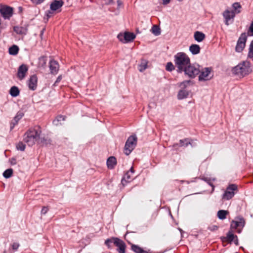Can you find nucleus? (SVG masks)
<instances>
[{
    "label": "nucleus",
    "instance_id": "ddd939ff",
    "mask_svg": "<svg viewBox=\"0 0 253 253\" xmlns=\"http://www.w3.org/2000/svg\"><path fill=\"white\" fill-rule=\"evenodd\" d=\"M114 245L118 247L117 251L119 253H125L126 246L125 243L122 240L118 238H116Z\"/></svg>",
    "mask_w": 253,
    "mask_h": 253
},
{
    "label": "nucleus",
    "instance_id": "473e14b6",
    "mask_svg": "<svg viewBox=\"0 0 253 253\" xmlns=\"http://www.w3.org/2000/svg\"><path fill=\"white\" fill-rule=\"evenodd\" d=\"M46 63V58L45 56H41L39 58L38 65L39 67H43Z\"/></svg>",
    "mask_w": 253,
    "mask_h": 253
},
{
    "label": "nucleus",
    "instance_id": "3c124183",
    "mask_svg": "<svg viewBox=\"0 0 253 253\" xmlns=\"http://www.w3.org/2000/svg\"><path fill=\"white\" fill-rule=\"evenodd\" d=\"M44 0H31L32 2L36 4H39L42 2Z\"/></svg>",
    "mask_w": 253,
    "mask_h": 253
},
{
    "label": "nucleus",
    "instance_id": "20e7f679",
    "mask_svg": "<svg viewBox=\"0 0 253 253\" xmlns=\"http://www.w3.org/2000/svg\"><path fill=\"white\" fill-rule=\"evenodd\" d=\"M137 141V138L135 135H132L127 138L124 147V153L126 155H129L135 148Z\"/></svg>",
    "mask_w": 253,
    "mask_h": 253
},
{
    "label": "nucleus",
    "instance_id": "f704fd0d",
    "mask_svg": "<svg viewBox=\"0 0 253 253\" xmlns=\"http://www.w3.org/2000/svg\"><path fill=\"white\" fill-rule=\"evenodd\" d=\"M248 57L251 59L253 58V40L251 42L250 45Z\"/></svg>",
    "mask_w": 253,
    "mask_h": 253
},
{
    "label": "nucleus",
    "instance_id": "ea45409f",
    "mask_svg": "<svg viewBox=\"0 0 253 253\" xmlns=\"http://www.w3.org/2000/svg\"><path fill=\"white\" fill-rule=\"evenodd\" d=\"M139 71L142 72L145 70L147 67V62L146 61H142L141 64L139 66Z\"/></svg>",
    "mask_w": 253,
    "mask_h": 253
},
{
    "label": "nucleus",
    "instance_id": "6ab92c4d",
    "mask_svg": "<svg viewBox=\"0 0 253 253\" xmlns=\"http://www.w3.org/2000/svg\"><path fill=\"white\" fill-rule=\"evenodd\" d=\"M194 38L197 42H201L205 39L206 36L201 32L196 31L194 33Z\"/></svg>",
    "mask_w": 253,
    "mask_h": 253
},
{
    "label": "nucleus",
    "instance_id": "bb28decb",
    "mask_svg": "<svg viewBox=\"0 0 253 253\" xmlns=\"http://www.w3.org/2000/svg\"><path fill=\"white\" fill-rule=\"evenodd\" d=\"M19 47L16 45H13L9 48V53L12 55H16L19 51Z\"/></svg>",
    "mask_w": 253,
    "mask_h": 253
},
{
    "label": "nucleus",
    "instance_id": "f03ea898",
    "mask_svg": "<svg viewBox=\"0 0 253 253\" xmlns=\"http://www.w3.org/2000/svg\"><path fill=\"white\" fill-rule=\"evenodd\" d=\"M174 62L178 73H182L191 63L189 56L182 52H178L174 56Z\"/></svg>",
    "mask_w": 253,
    "mask_h": 253
},
{
    "label": "nucleus",
    "instance_id": "79ce46f5",
    "mask_svg": "<svg viewBox=\"0 0 253 253\" xmlns=\"http://www.w3.org/2000/svg\"><path fill=\"white\" fill-rule=\"evenodd\" d=\"M191 81H184L181 83H180L179 86L183 89L184 88H186L187 85L190 84Z\"/></svg>",
    "mask_w": 253,
    "mask_h": 253
},
{
    "label": "nucleus",
    "instance_id": "5701e85b",
    "mask_svg": "<svg viewBox=\"0 0 253 253\" xmlns=\"http://www.w3.org/2000/svg\"><path fill=\"white\" fill-rule=\"evenodd\" d=\"M20 91L18 87L13 86L11 87L9 90V94L12 97H16L19 95Z\"/></svg>",
    "mask_w": 253,
    "mask_h": 253
},
{
    "label": "nucleus",
    "instance_id": "6e6d98bb",
    "mask_svg": "<svg viewBox=\"0 0 253 253\" xmlns=\"http://www.w3.org/2000/svg\"><path fill=\"white\" fill-rule=\"evenodd\" d=\"M53 11H51V10H49L47 11V13H46V16L48 18H49L51 16V15L53 13Z\"/></svg>",
    "mask_w": 253,
    "mask_h": 253
},
{
    "label": "nucleus",
    "instance_id": "c03bdc74",
    "mask_svg": "<svg viewBox=\"0 0 253 253\" xmlns=\"http://www.w3.org/2000/svg\"><path fill=\"white\" fill-rule=\"evenodd\" d=\"M24 114L22 112H18L15 117L14 118V120L18 122L23 116Z\"/></svg>",
    "mask_w": 253,
    "mask_h": 253
},
{
    "label": "nucleus",
    "instance_id": "7ed1b4c3",
    "mask_svg": "<svg viewBox=\"0 0 253 253\" xmlns=\"http://www.w3.org/2000/svg\"><path fill=\"white\" fill-rule=\"evenodd\" d=\"M232 71L235 75L243 78L252 72L251 63L247 60L242 61L234 67Z\"/></svg>",
    "mask_w": 253,
    "mask_h": 253
},
{
    "label": "nucleus",
    "instance_id": "cd10ccee",
    "mask_svg": "<svg viewBox=\"0 0 253 253\" xmlns=\"http://www.w3.org/2000/svg\"><path fill=\"white\" fill-rule=\"evenodd\" d=\"M132 174L130 173V172L127 171L122 179V184H124V181L129 182L132 179Z\"/></svg>",
    "mask_w": 253,
    "mask_h": 253
},
{
    "label": "nucleus",
    "instance_id": "8fccbe9b",
    "mask_svg": "<svg viewBox=\"0 0 253 253\" xmlns=\"http://www.w3.org/2000/svg\"><path fill=\"white\" fill-rule=\"evenodd\" d=\"M48 210V209L47 207H43L42 208V211H41L42 214H45V213H47Z\"/></svg>",
    "mask_w": 253,
    "mask_h": 253
},
{
    "label": "nucleus",
    "instance_id": "9b49d317",
    "mask_svg": "<svg viewBox=\"0 0 253 253\" xmlns=\"http://www.w3.org/2000/svg\"><path fill=\"white\" fill-rule=\"evenodd\" d=\"M211 68H205L204 69L200 70V74L199 76V80L208 81L210 80L212 76H211Z\"/></svg>",
    "mask_w": 253,
    "mask_h": 253
},
{
    "label": "nucleus",
    "instance_id": "de8ad7c7",
    "mask_svg": "<svg viewBox=\"0 0 253 253\" xmlns=\"http://www.w3.org/2000/svg\"><path fill=\"white\" fill-rule=\"evenodd\" d=\"M17 123L18 122L13 119L10 123V130H12Z\"/></svg>",
    "mask_w": 253,
    "mask_h": 253
},
{
    "label": "nucleus",
    "instance_id": "680f3d73",
    "mask_svg": "<svg viewBox=\"0 0 253 253\" xmlns=\"http://www.w3.org/2000/svg\"><path fill=\"white\" fill-rule=\"evenodd\" d=\"M235 244L236 245H238V239L237 238H235L234 240L233 241Z\"/></svg>",
    "mask_w": 253,
    "mask_h": 253
},
{
    "label": "nucleus",
    "instance_id": "4468645a",
    "mask_svg": "<svg viewBox=\"0 0 253 253\" xmlns=\"http://www.w3.org/2000/svg\"><path fill=\"white\" fill-rule=\"evenodd\" d=\"M49 67L51 74L55 75L58 73L59 69V65L56 61L54 60H50L49 62Z\"/></svg>",
    "mask_w": 253,
    "mask_h": 253
},
{
    "label": "nucleus",
    "instance_id": "a19ab883",
    "mask_svg": "<svg viewBox=\"0 0 253 253\" xmlns=\"http://www.w3.org/2000/svg\"><path fill=\"white\" fill-rule=\"evenodd\" d=\"M201 179L206 181L207 183H208L211 187H212V190H214V185L211 182V179L210 178H208V177H202L201 178Z\"/></svg>",
    "mask_w": 253,
    "mask_h": 253
},
{
    "label": "nucleus",
    "instance_id": "f3484780",
    "mask_svg": "<svg viewBox=\"0 0 253 253\" xmlns=\"http://www.w3.org/2000/svg\"><path fill=\"white\" fill-rule=\"evenodd\" d=\"M38 143L43 146H47L49 145H50L51 143V140L48 137H39V140L38 141Z\"/></svg>",
    "mask_w": 253,
    "mask_h": 253
},
{
    "label": "nucleus",
    "instance_id": "72a5a7b5",
    "mask_svg": "<svg viewBox=\"0 0 253 253\" xmlns=\"http://www.w3.org/2000/svg\"><path fill=\"white\" fill-rule=\"evenodd\" d=\"M235 220L238 222V224L240 227H244L245 224V221L243 217L242 216H238L235 218Z\"/></svg>",
    "mask_w": 253,
    "mask_h": 253
},
{
    "label": "nucleus",
    "instance_id": "4d7b16f0",
    "mask_svg": "<svg viewBox=\"0 0 253 253\" xmlns=\"http://www.w3.org/2000/svg\"><path fill=\"white\" fill-rule=\"evenodd\" d=\"M163 0V4L164 5H167L168 3H169L171 0Z\"/></svg>",
    "mask_w": 253,
    "mask_h": 253
},
{
    "label": "nucleus",
    "instance_id": "dca6fc26",
    "mask_svg": "<svg viewBox=\"0 0 253 253\" xmlns=\"http://www.w3.org/2000/svg\"><path fill=\"white\" fill-rule=\"evenodd\" d=\"M62 0H54L50 5V9L51 11H56L59 9L64 4Z\"/></svg>",
    "mask_w": 253,
    "mask_h": 253
},
{
    "label": "nucleus",
    "instance_id": "4c0bfd02",
    "mask_svg": "<svg viewBox=\"0 0 253 253\" xmlns=\"http://www.w3.org/2000/svg\"><path fill=\"white\" fill-rule=\"evenodd\" d=\"M166 70L168 71L171 72L174 70V66L171 62L167 63L166 66Z\"/></svg>",
    "mask_w": 253,
    "mask_h": 253
},
{
    "label": "nucleus",
    "instance_id": "7c9ffc66",
    "mask_svg": "<svg viewBox=\"0 0 253 253\" xmlns=\"http://www.w3.org/2000/svg\"><path fill=\"white\" fill-rule=\"evenodd\" d=\"M13 172V169L10 168L5 170L3 172L2 175L3 177H5V178H9L12 175Z\"/></svg>",
    "mask_w": 253,
    "mask_h": 253
},
{
    "label": "nucleus",
    "instance_id": "9d476101",
    "mask_svg": "<svg viewBox=\"0 0 253 253\" xmlns=\"http://www.w3.org/2000/svg\"><path fill=\"white\" fill-rule=\"evenodd\" d=\"M222 15L225 19V25L228 26L230 23H233L236 14L234 11L226 9L223 12Z\"/></svg>",
    "mask_w": 253,
    "mask_h": 253
},
{
    "label": "nucleus",
    "instance_id": "0eeeda50",
    "mask_svg": "<svg viewBox=\"0 0 253 253\" xmlns=\"http://www.w3.org/2000/svg\"><path fill=\"white\" fill-rule=\"evenodd\" d=\"M135 35L133 33L126 32L124 34H119L117 38L122 42L127 43L132 42L135 38Z\"/></svg>",
    "mask_w": 253,
    "mask_h": 253
},
{
    "label": "nucleus",
    "instance_id": "aec40b11",
    "mask_svg": "<svg viewBox=\"0 0 253 253\" xmlns=\"http://www.w3.org/2000/svg\"><path fill=\"white\" fill-rule=\"evenodd\" d=\"M201 48L200 46L196 44H191L189 46V51L193 55H196L200 52Z\"/></svg>",
    "mask_w": 253,
    "mask_h": 253
},
{
    "label": "nucleus",
    "instance_id": "13d9d810",
    "mask_svg": "<svg viewBox=\"0 0 253 253\" xmlns=\"http://www.w3.org/2000/svg\"><path fill=\"white\" fill-rule=\"evenodd\" d=\"M179 146H180V145H179V144L178 143H174L172 145V147L175 149H176L177 148V147Z\"/></svg>",
    "mask_w": 253,
    "mask_h": 253
},
{
    "label": "nucleus",
    "instance_id": "c756f323",
    "mask_svg": "<svg viewBox=\"0 0 253 253\" xmlns=\"http://www.w3.org/2000/svg\"><path fill=\"white\" fill-rule=\"evenodd\" d=\"M235 238H237V236L234 235L232 232L229 231L227 233L226 239L229 243H231Z\"/></svg>",
    "mask_w": 253,
    "mask_h": 253
},
{
    "label": "nucleus",
    "instance_id": "e433bc0d",
    "mask_svg": "<svg viewBox=\"0 0 253 253\" xmlns=\"http://www.w3.org/2000/svg\"><path fill=\"white\" fill-rule=\"evenodd\" d=\"M115 238L116 237H112L111 238L107 239V240H105V244L106 245V246L108 247V248H111V244L112 243H113L114 244V241Z\"/></svg>",
    "mask_w": 253,
    "mask_h": 253
},
{
    "label": "nucleus",
    "instance_id": "412c9836",
    "mask_svg": "<svg viewBox=\"0 0 253 253\" xmlns=\"http://www.w3.org/2000/svg\"><path fill=\"white\" fill-rule=\"evenodd\" d=\"M193 140L189 138H185L184 139H181L179 141L180 144V147H186L188 145H191L192 147L194 146L192 145Z\"/></svg>",
    "mask_w": 253,
    "mask_h": 253
},
{
    "label": "nucleus",
    "instance_id": "2eb2a0df",
    "mask_svg": "<svg viewBox=\"0 0 253 253\" xmlns=\"http://www.w3.org/2000/svg\"><path fill=\"white\" fill-rule=\"evenodd\" d=\"M38 78L36 75H34L32 76L28 81L29 88L32 90H35L37 87Z\"/></svg>",
    "mask_w": 253,
    "mask_h": 253
},
{
    "label": "nucleus",
    "instance_id": "393cba45",
    "mask_svg": "<svg viewBox=\"0 0 253 253\" xmlns=\"http://www.w3.org/2000/svg\"><path fill=\"white\" fill-rule=\"evenodd\" d=\"M65 116L62 115H58L56 117L55 120L53 121V124L55 126H59L61 125V122L65 121Z\"/></svg>",
    "mask_w": 253,
    "mask_h": 253
},
{
    "label": "nucleus",
    "instance_id": "a211bd4d",
    "mask_svg": "<svg viewBox=\"0 0 253 253\" xmlns=\"http://www.w3.org/2000/svg\"><path fill=\"white\" fill-rule=\"evenodd\" d=\"M117 164V160L113 156L110 157L107 160V166L109 169H113Z\"/></svg>",
    "mask_w": 253,
    "mask_h": 253
},
{
    "label": "nucleus",
    "instance_id": "423d86ee",
    "mask_svg": "<svg viewBox=\"0 0 253 253\" xmlns=\"http://www.w3.org/2000/svg\"><path fill=\"white\" fill-rule=\"evenodd\" d=\"M238 190L237 186L236 184H230L226 188L222 195V199L229 200L233 198L235 194V191Z\"/></svg>",
    "mask_w": 253,
    "mask_h": 253
},
{
    "label": "nucleus",
    "instance_id": "f8f14e48",
    "mask_svg": "<svg viewBox=\"0 0 253 253\" xmlns=\"http://www.w3.org/2000/svg\"><path fill=\"white\" fill-rule=\"evenodd\" d=\"M28 70V67L27 65L22 64L19 67L17 74V77L19 80H22L25 78Z\"/></svg>",
    "mask_w": 253,
    "mask_h": 253
},
{
    "label": "nucleus",
    "instance_id": "09e8293b",
    "mask_svg": "<svg viewBox=\"0 0 253 253\" xmlns=\"http://www.w3.org/2000/svg\"><path fill=\"white\" fill-rule=\"evenodd\" d=\"M248 33H251V35L253 36V21L251 23L249 30Z\"/></svg>",
    "mask_w": 253,
    "mask_h": 253
},
{
    "label": "nucleus",
    "instance_id": "1a4fd4ad",
    "mask_svg": "<svg viewBox=\"0 0 253 253\" xmlns=\"http://www.w3.org/2000/svg\"><path fill=\"white\" fill-rule=\"evenodd\" d=\"M0 13L4 19H9L13 15V9L10 6L2 5L0 7Z\"/></svg>",
    "mask_w": 253,
    "mask_h": 253
},
{
    "label": "nucleus",
    "instance_id": "e2e57ef3",
    "mask_svg": "<svg viewBox=\"0 0 253 253\" xmlns=\"http://www.w3.org/2000/svg\"><path fill=\"white\" fill-rule=\"evenodd\" d=\"M19 8L20 10H21V9H22V7H19Z\"/></svg>",
    "mask_w": 253,
    "mask_h": 253
},
{
    "label": "nucleus",
    "instance_id": "603ef678",
    "mask_svg": "<svg viewBox=\"0 0 253 253\" xmlns=\"http://www.w3.org/2000/svg\"><path fill=\"white\" fill-rule=\"evenodd\" d=\"M61 79H62V76L61 75L57 77L55 82L54 83V85H56V84H57L59 83L61 81Z\"/></svg>",
    "mask_w": 253,
    "mask_h": 253
},
{
    "label": "nucleus",
    "instance_id": "39448f33",
    "mask_svg": "<svg viewBox=\"0 0 253 253\" xmlns=\"http://www.w3.org/2000/svg\"><path fill=\"white\" fill-rule=\"evenodd\" d=\"M200 66L198 65L191 64L190 63L183 72H184L185 75L189 78L193 79L200 74Z\"/></svg>",
    "mask_w": 253,
    "mask_h": 253
},
{
    "label": "nucleus",
    "instance_id": "58836bf2",
    "mask_svg": "<svg viewBox=\"0 0 253 253\" xmlns=\"http://www.w3.org/2000/svg\"><path fill=\"white\" fill-rule=\"evenodd\" d=\"M25 147L26 145L23 142H19L16 145V148L17 150L22 151L25 150Z\"/></svg>",
    "mask_w": 253,
    "mask_h": 253
},
{
    "label": "nucleus",
    "instance_id": "c85d7f7f",
    "mask_svg": "<svg viewBox=\"0 0 253 253\" xmlns=\"http://www.w3.org/2000/svg\"><path fill=\"white\" fill-rule=\"evenodd\" d=\"M228 213V211L225 210H219L217 212V217L220 219H224L226 218V215Z\"/></svg>",
    "mask_w": 253,
    "mask_h": 253
},
{
    "label": "nucleus",
    "instance_id": "4be33fe9",
    "mask_svg": "<svg viewBox=\"0 0 253 253\" xmlns=\"http://www.w3.org/2000/svg\"><path fill=\"white\" fill-rule=\"evenodd\" d=\"M13 31L17 34L25 35L27 32V29L23 27L14 26L13 27Z\"/></svg>",
    "mask_w": 253,
    "mask_h": 253
},
{
    "label": "nucleus",
    "instance_id": "6e6552de",
    "mask_svg": "<svg viewBox=\"0 0 253 253\" xmlns=\"http://www.w3.org/2000/svg\"><path fill=\"white\" fill-rule=\"evenodd\" d=\"M247 40V36L245 33H242L237 42L235 50L237 52H242L246 46V42Z\"/></svg>",
    "mask_w": 253,
    "mask_h": 253
},
{
    "label": "nucleus",
    "instance_id": "0e129e2a",
    "mask_svg": "<svg viewBox=\"0 0 253 253\" xmlns=\"http://www.w3.org/2000/svg\"><path fill=\"white\" fill-rule=\"evenodd\" d=\"M3 253H6L4 251Z\"/></svg>",
    "mask_w": 253,
    "mask_h": 253
},
{
    "label": "nucleus",
    "instance_id": "f257e3e1",
    "mask_svg": "<svg viewBox=\"0 0 253 253\" xmlns=\"http://www.w3.org/2000/svg\"><path fill=\"white\" fill-rule=\"evenodd\" d=\"M42 133V129L39 126L30 128L24 134L23 141L28 146H32L38 141Z\"/></svg>",
    "mask_w": 253,
    "mask_h": 253
},
{
    "label": "nucleus",
    "instance_id": "a878e982",
    "mask_svg": "<svg viewBox=\"0 0 253 253\" xmlns=\"http://www.w3.org/2000/svg\"><path fill=\"white\" fill-rule=\"evenodd\" d=\"M131 248V250L135 253H148L147 251H144L138 245H132Z\"/></svg>",
    "mask_w": 253,
    "mask_h": 253
},
{
    "label": "nucleus",
    "instance_id": "5fc2aeb1",
    "mask_svg": "<svg viewBox=\"0 0 253 253\" xmlns=\"http://www.w3.org/2000/svg\"><path fill=\"white\" fill-rule=\"evenodd\" d=\"M106 5H109L113 3V0H104Z\"/></svg>",
    "mask_w": 253,
    "mask_h": 253
},
{
    "label": "nucleus",
    "instance_id": "bf43d9fd",
    "mask_svg": "<svg viewBox=\"0 0 253 253\" xmlns=\"http://www.w3.org/2000/svg\"><path fill=\"white\" fill-rule=\"evenodd\" d=\"M128 171V172H130V173H131V174H134V169H133V167H131V168L129 170V171Z\"/></svg>",
    "mask_w": 253,
    "mask_h": 253
},
{
    "label": "nucleus",
    "instance_id": "052dcab7",
    "mask_svg": "<svg viewBox=\"0 0 253 253\" xmlns=\"http://www.w3.org/2000/svg\"><path fill=\"white\" fill-rule=\"evenodd\" d=\"M16 163V159L14 158H12L11 160V164L12 165H15Z\"/></svg>",
    "mask_w": 253,
    "mask_h": 253
},
{
    "label": "nucleus",
    "instance_id": "2f4dec72",
    "mask_svg": "<svg viewBox=\"0 0 253 253\" xmlns=\"http://www.w3.org/2000/svg\"><path fill=\"white\" fill-rule=\"evenodd\" d=\"M152 33L155 36H159L161 34V30L159 26L153 25L151 29Z\"/></svg>",
    "mask_w": 253,
    "mask_h": 253
},
{
    "label": "nucleus",
    "instance_id": "c9c22d12",
    "mask_svg": "<svg viewBox=\"0 0 253 253\" xmlns=\"http://www.w3.org/2000/svg\"><path fill=\"white\" fill-rule=\"evenodd\" d=\"M232 7L234 8L233 11H235V14L239 13L240 12V10H238V9L241 8V5L239 2H235L232 4Z\"/></svg>",
    "mask_w": 253,
    "mask_h": 253
},
{
    "label": "nucleus",
    "instance_id": "864d4df0",
    "mask_svg": "<svg viewBox=\"0 0 253 253\" xmlns=\"http://www.w3.org/2000/svg\"><path fill=\"white\" fill-rule=\"evenodd\" d=\"M218 228V227L217 226H216V225H213L212 226H211L209 228V229L211 230V231H214V230H217Z\"/></svg>",
    "mask_w": 253,
    "mask_h": 253
},
{
    "label": "nucleus",
    "instance_id": "49530a36",
    "mask_svg": "<svg viewBox=\"0 0 253 253\" xmlns=\"http://www.w3.org/2000/svg\"><path fill=\"white\" fill-rule=\"evenodd\" d=\"M117 9H119L121 7H124L123 2L121 0H118L117 1Z\"/></svg>",
    "mask_w": 253,
    "mask_h": 253
},
{
    "label": "nucleus",
    "instance_id": "37998d69",
    "mask_svg": "<svg viewBox=\"0 0 253 253\" xmlns=\"http://www.w3.org/2000/svg\"><path fill=\"white\" fill-rule=\"evenodd\" d=\"M231 228L236 229L238 227H240L239 225L238 224V222L235 219L234 220H233L231 222V225H230Z\"/></svg>",
    "mask_w": 253,
    "mask_h": 253
},
{
    "label": "nucleus",
    "instance_id": "b1692460",
    "mask_svg": "<svg viewBox=\"0 0 253 253\" xmlns=\"http://www.w3.org/2000/svg\"><path fill=\"white\" fill-rule=\"evenodd\" d=\"M189 93L187 91L184 89H181L178 92L177 98L179 100L183 99L187 97Z\"/></svg>",
    "mask_w": 253,
    "mask_h": 253
},
{
    "label": "nucleus",
    "instance_id": "a18cd8bd",
    "mask_svg": "<svg viewBox=\"0 0 253 253\" xmlns=\"http://www.w3.org/2000/svg\"><path fill=\"white\" fill-rule=\"evenodd\" d=\"M19 244L18 243H13L12 244H11V247L12 248V249L14 252L16 251L18 248L19 247Z\"/></svg>",
    "mask_w": 253,
    "mask_h": 253
}]
</instances>
